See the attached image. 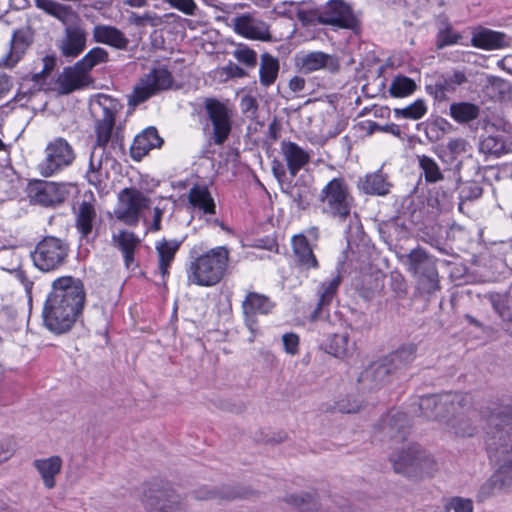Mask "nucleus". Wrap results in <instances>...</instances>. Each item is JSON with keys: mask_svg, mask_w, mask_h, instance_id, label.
I'll return each instance as SVG.
<instances>
[{"mask_svg": "<svg viewBox=\"0 0 512 512\" xmlns=\"http://www.w3.org/2000/svg\"><path fill=\"white\" fill-rule=\"evenodd\" d=\"M142 502L147 512H174L179 508L180 497L171 488L152 484L144 491Z\"/></svg>", "mask_w": 512, "mask_h": 512, "instance_id": "nucleus-14", "label": "nucleus"}, {"mask_svg": "<svg viewBox=\"0 0 512 512\" xmlns=\"http://www.w3.org/2000/svg\"><path fill=\"white\" fill-rule=\"evenodd\" d=\"M92 83V78L80 67L74 66L65 68L57 79L58 91L60 94H70L73 91L82 89Z\"/></svg>", "mask_w": 512, "mask_h": 512, "instance_id": "nucleus-24", "label": "nucleus"}, {"mask_svg": "<svg viewBox=\"0 0 512 512\" xmlns=\"http://www.w3.org/2000/svg\"><path fill=\"white\" fill-rule=\"evenodd\" d=\"M181 244L182 241L180 240H167L165 238L156 243L155 249L158 255V269L163 279L169 275V268Z\"/></svg>", "mask_w": 512, "mask_h": 512, "instance_id": "nucleus-31", "label": "nucleus"}, {"mask_svg": "<svg viewBox=\"0 0 512 512\" xmlns=\"http://www.w3.org/2000/svg\"><path fill=\"white\" fill-rule=\"evenodd\" d=\"M33 466L40 474L44 486L47 489L54 488L56 485L55 476L61 471L62 459L59 456L36 459L33 462Z\"/></svg>", "mask_w": 512, "mask_h": 512, "instance_id": "nucleus-34", "label": "nucleus"}, {"mask_svg": "<svg viewBox=\"0 0 512 512\" xmlns=\"http://www.w3.org/2000/svg\"><path fill=\"white\" fill-rule=\"evenodd\" d=\"M417 346L409 343L404 344L397 350L386 355V363L391 367L394 373L407 368L416 358Z\"/></svg>", "mask_w": 512, "mask_h": 512, "instance_id": "nucleus-36", "label": "nucleus"}, {"mask_svg": "<svg viewBox=\"0 0 512 512\" xmlns=\"http://www.w3.org/2000/svg\"><path fill=\"white\" fill-rule=\"evenodd\" d=\"M359 187L366 194L383 196L389 193L391 185L381 172H375L366 175Z\"/></svg>", "mask_w": 512, "mask_h": 512, "instance_id": "nucleus-41", "label": "nucleus"}, {"mask_svg": "<svg viewBox=\"0 0 512 512\" xmlns=\"http://www.w3.org/2000/svg\"><path fill=\"white\" fill-rule=\"evenodd\" d=\"M468 81L465 71L454 69L440 75L434 85L427 86L430 94L439 100L446 98L447 93L455 92L457 87Z\"/></svg>", "mask_w": 512, "mask_h": 512, "instance_id": "nucleus-23", "label": "nucleus"}, {"mask_svg": "<svg viewBox=\"0 0 512 512\" xmlns=\"http://www.w3.org/2000/svg\"><path fill=\"white\" fill-rule=\"evenodd\" d=\"M172 81V75L167 69H153L134 87L133 92L128 96V104L135 107L145 102L156 93L170 88Z\"/></svg>", "mask_w": 512, "mask_h": 512, "instance_id": "nucleus-12", "label": "nucleus"}, {"mask_svg": "<svg viewBox=\"0 0 512 512\" xmlns=\"http://www.w3.org/2000/svg\"><path fill=\"white\" fill-rule=\"evenodd\" d=\"M97 223V213L93 204L87 201L80 203L76 212L75 225L81 238L89 239Z\"/></svg>", "mask_w": 512, "mask_h": 512, "instance_id": "nucleus-33", "label": "nucleus"}, {"mask_svg": "<svg viewBox=\"0 0 512 512\" xmlns=\"http://www.w3.org/2000/svg\"><path fill=\"white\" fill-rule=\"evenodd\" d=\"M237 34L251 40L271 41L269 25L253 14H242L234 19Z\"/></svg>", "mask_w": 512, "mask_h": 512, "instance_id": "nucleus-18", "label": "nucleus"}, {"mask_svg": "<svg viewBox=\"0 0 512 512\" xmlns=\"http://www.w3.org/2000/svg\"><path fill=\"white\" fill-rule=\"evenodd\" d=\"M324 349L327 353L335 357L346 358L353 354L355 343L350 341L347 333H335L327 339Z\"/></svg>", "mask_w": 512, "mask_h": 512, "instance_id": "nucleus-39", "label": "nucleus"}, {"mask_svg": "<svg viewBox=\"0 0 512 512\" xmlns=\"http://www.w3.org/2000/svg\"><path fill=\"white\" fill-rule=\"evenodd\" d=\"M229 263V251L224 246L210 249L193 257L186 267L188 284L210 287L218 284L225 275Z\"/></svg>", "mask_w": 512, "mask_h": 512, "instance_id": "nucleus-4", "label": "nucleus"}, {"mask_svg": "<svg viewBox=\"0 0 512 512\" xmlns=\"http://www.w3.org/2000/svg\"><path fill=\"white\" fill-rule=\"evenodd\" d=\"M162 143L163 140L159 136L157 129L149 127L134 138L131 145V156L139 160L148 154L151 149L160 147Z\"/></svg>", "mask_w": 512, "mask_h": 512, "instance_id": "nucleus-30", "label": "nucleus"}, {"mask_svg": "<svg viewBox=\"0 0 512 512\" xmlns=\"http://www.w3.org/2000/svg\"><path fill=\"white\" fill-rule=\"evenodd\" d=\"M87 32L79 25H70L65 28L64 36L58 48L63 56L75 58L86 48Z\"/></svg>", "mask_w": 512, "mask_h": 512, "instance_id": "nucleus-22", "label": "nucleus"}, {"mask_svg": "<svg viewBox=\"0 0 512 512\" xmlns=\"http://www.w3.org/2000/svg\"><path fill=\"white\" fill-rule=\"evenodd\" d=\"M223 72L231 78H242L246 76V72L243 68L233 62H229L225 67L222 68Z\"/></svg>", "mask_w": 512, "mask_h": 512, "instance_id": "nucleus-62", "label": "nucleus"}, {"mask_svg": "<svg viewBox=\"0 0 512 512\" xmlns=\"http://www.w3.org/2000/svg\"><path fill=\"white\" fill-rule=\"evenodd\" d=\"M35 6L46 14L65 23L71 15V7L55 0H33Z\"/></svg>", "mask_w": 512, "mask_h": 512, "instance_id": "nucleus-43", "label": "nucleus"}, {"mask_svg": "<svg viewBox=\"0 0 512 512\" xmlns=\"http://www.w3.org/2000/svg\"><path fill=\"white\" fill-rule=\"evenodd\" d=\"M449 111L456 122L467 123L478 118L480 108L470 102H456L450 105Z\"/></svg>", "mask_w": 512, "mask_h": 512, "instance_id": "nucleus-42", "label": "nucleus"}, {"mask_svg": "<svg viewBox=\"0 0 512 512\" xmlns=\"http://www.w3.org/2000/svg\"><path fill=\"white\" fill-rule=\"evenodd\" d=\"M489 415L484 414L490 424L499 425L498 420L504 424L512 423V398L505 399L499 405L489 408Z\"/></svg>", "mask_w": 512, "mask_h": 512, "instance_id": "nucleus-45", "label": "nucleus"}, {"mask_svg": "<svg viewBox=\"0 0 512 512\" xmlns=\"http://www.w3.org/2000/svg\"><path fill=\"white\" fill-rule=\"evenodd\" d=\"M470 400V396L462 392H447L437 395L421 396L417 401L418 415L426 419L441 421L443 412L442 410H438V407L445 408L451 406L453 411H456V406L466 407L470 405Z\"/></svg>", "mask_w": 512, "mask_h": 512, "instance_id": "nucleus-10", "label": "nucleus"}, {"mask_svg": "<svg viewBox=\"0 0 512 512\" xmlns=\"http://www.w3.org/2000/svg\"><path fill=\"white\" fill-rule=\"evenodd\" d=\"M113 241L122 251L126 267L130 268L134 263V253L140 244V239L133 232L121 230L113 235Z\"/></svg>", "mask_w": 512, "mask_h": 512, "instance_id": "nucleus-37", "label": "nucleus"}, {"mask_svg": "<svg viewBox=\"0 0 512 512\" xmlns=\"http://www.w3.org/2000/svg\"><path fill=\"white\" fill-rule=\"evenodd\" d=\"M86 292L81 279L61 276L51 284L42 309L44 327L56 335L69 332L81 316Z\"/></svg>", "mask_w": 512, "mask_h": 512, "instance_id": "nucleus-1", "label": "nucleus"}, {"mask_svg": "<svg viewBox=\"0 0 512 512\" xmlns=\"http://www.w3.org/2000/svg\"><path fill=\"white\" fill-rule=\"evenodd\" d=\"M466 406L463 410L453 415L447 421L448 430L457 437H471L477 431V426L474 424V420L477 417L475 410H469Z\"/></svg>", "mask_w": 512, "mask_h": 512, "instance_id": "nucleus-26", "label": "nucleus"}, {"mask_svg": "<svg viewBox=\"0 0 512 512\" xmlns=\"http://www.w3.org/2000/svg\"><path fill=\"white\" fill-rule=\"evenodd\" d=\"M204 109L212 124V141L215 145H222L232 131L233 110L216 98H205Z\"/></svg>", "mask_w": 512, "mask_h": 512, "instance_id": "nucleus-11", "label": "nucleus"}, {"mask_svg": "<svg viewBox=\"0 0 512 512\" xmlns=\"http://www.w3.org/2000/svg\"><path fill=\"white\" fill-rule=\"evenodd\" d=\"M395 374L386 363L385 358L371 363L358 377V382L369 389L378 388L389 382L390 376Z\"/></svg>", "mask_w": 512, "mask_h": 512, "instance_id": "nucleus-25", "label": "nucleus"}, {"mask_svg": "<svg viewBox=\"0 0 512 512\" xmlns=\"http://www.w3.org/2000/svg\"><path fill=\"white\" fill-rule=\"evenodd\" d=\"M490 303L499 317L504 321H511V313L507 306V299L501 294H491L489 296Z\"/></svg>", "mask_w": 512, "mask_h": 512, "instance_id": "nucleus-54", "label": "nucleus"}, {"mask_svg": "<svg viewBox=\"0 0 512 512\" xmlns=\"http://www.w3.org/2000/svg\"><path fill=\"white\" fill-rule=\"evenodd\" d=\"M92 35L94 42L105 44L118 50L127 49L129 44L125 34L117 27L111 25H95Z\"/></svg>", "mask_w": 512, "mask_h": 512, "instance_id": "nucleus-28", "label": "nucleus"}, {"mask_svg": "<svg viewBox=\"0 0 512 512\" xmlns=\"http://www.w3.org/2000/svg\"><path fill=\"white\" fill-rule=\"evenodd\" d=\"M288 502L302 510H313L317 507V499L314 494L309 492H301L291 495Z\"/></svg>", "mask_w": 512, "mask_h": 512, "instance_id": "nucleus-53", "label": "nucleus"}, {"mask_svg": "<svg viewBox=\"0 0 512 512\" xmlns=\"http://www.w3.org/2000/svg\"><path fill=\"white\" fill-rule=\"evenodd\" d=\"M479 150L484 154L500 156L506 152L505 141L501 135L482 136Z\"/></svg>", "mask_w": 512, "mask_h": 512, "instance_id": "nucleus-49", "label": "nucleus"}, {"mask_svg": "<svg viewBox=\"0 0 512 512\" xmlns=\"http://www.w3.org/2000/svg\"><path fill=\"white\" fill-rule=\"evenodd\" d=\"M318 200L324 214L344 221L350 215L353 197L343 177H335L321 189Z\"/></svg>", "mask_w": 512, "mask_h": 512, "instance_id": "nucleus-7", "label": "nucleus"}, {"mask_svg": "<svg viewBox=\"0 0 512 512\" xmlns=\"http://www.w3.org/2000/svg\"><path fill=\"white\" fill-rule=\"evenodd\" d=\"M274 303L264 294L257 292L247 293L242 302V311L247 327L253 331L257 314H268L272 311Z\"/></svg>", "mask_w": 512, "mask_h": 512, "instance_id": "nucleus-20", "label": "nucleus"}, {"mask_svg": "<svg viewBox=\"0 0 512 512\" xmlns=\"http://www.w3.org/2000/svg\"><path fill=\"white\" fill-rule=\"evenodd\" d=\"M406 270L415 278L421 294L431 295L440 289L437 258L418 246L401 257Z\"/></svg>", "mask_w": 512, "mask_h": 512, "instance_id": "nucleus-5", "label": "nucleus"}, {"mask_svg": "<svg viewBox=\"0 0 512 512\" xmlns=\"http://www.w3.org/2000/svg\"><path fill=\"white\" fill-rule=\"evenodd\" d=\"M166 2L187 15H193L196 9L194 0H166Z\"/></svg>", "mask_w": 512, "mask_h": 512, "instance_id": "nucleus-59", "label": "nucleus"}, {"mask_svg": "<svg viewBox=\"0 0 512 512\" xmlns=\"http://www.w3.org/2000/svg\"><path fill=\"white\" fill-rule=\"evenodd\" d=\"M295 203L300 207L307 202L306 190H301L297 187H292L289 191H286Z\"/></svg>", "mask_w": 512, "mask_h": 512, "instance_id": "nucleus-63", "label": "nucleus"}, {"mask_svg": "<svg viewBox=\"0 0 512 512\" xmlns=\"http://www.w3.org/2000/svg\"><path fill=\"white\" fill-rule=\"evenodd\" d=\"M70 252L69 243L55 236H45L30 252L33 265L44 273L55 272L64 266Z\"/></svg>", "mask_w": 512, "mask_h": 512, "instance_id": "nucleus-8", "label": "nucleus"}, {"mask_svg": "<svg viewBox=\"0 0 512 512\" xmlns=\"http://www.w3.org/2000/svg\"><path fill=\"white\" fill-rule=\"evenodd\" d=\"M410 421L406 413L401 411H390L379 424V431L383 439L402 443L409 433Z\"/></svg>", "mask_w": 512, "mask_h": 512, "instance_id": "nucleus-19", "label": "nucleus"}, {"mask_svg": "<svg viewBox=\"0 0 512 512\" xmlns=\"http://www.w3.org/2000/svg\"><path fill=\"white\" fill-rule=\"evenodd\" d=\"M427 112V106L423 99H417L410 105L404 108H395L393 110L394 116L396 118L410 119V120H419L421 119Z\"/></svg>", "mask_w": 512, "mask_h": 512, "instance_id": "nucleus-50", "label": "nucleus"}, {"mask_svg": "<svg viewBox=\"0 0 512 512\" xmlns=\"http://www.w3.org/2000/svg\"><path fill=\"white\" fill-rule=\"evenodd\" d=\"M486 445L490 460L498 468L481 485L477 495L479 501H485L499 491H512V436L503 429H496L488 433Z\"/></svg>", "mask_w": 512, "mask_h": 512, "instance_id": "nucleus-3", "label": "nucleus"}, {"mask_svg": "<svg viewBox=\"0 0 512 512\" xmlns=\"http://www.w3.org/2000/svg\"><path fill=\"white\" fill-rule=\"evenodd\" d=\"M511 39L505 33L485 27L472 31L471 45L483 50H499L510 46Z\"/></svg>", "mask_w": 512, "mask_h": 512, "instance_id": "nucleus-21", "label": "nucleus"}, {"mask_svg": "<svg viewBox=\"0 0 512 512\" xmlns=\"http://www.w3.org/2000/svg\"><path fill=\"white\" fill-rule=\"evenodd\" d=\"M482 188L476 182H468L464 183L459 187V209L462 208V205L466 201H473L482 196Z\"/></svg>", "mask_w": 512, "mask_h": 512, "instance_id": "nucleus-51", "label": "nucleus"}, {"mask_svg": "<svg viewBox=\"0 0 512 512\" xmlns=\"http://www.w3.org/2000/svg\"><path fill=\"white\" fill-rule=\"evenodd\" d=\"M122 108L120 102L106 94H97L89 103L90 113L94 119L96 142L90 155L86 178L91 185L98 186L103 179L102 161L105 148L112 138L115 116Z\"/></svg>", "mask_w": 512, "mask_h": 512, "instance_id": "nucleus-2", "label": "nucleus"}, {"mask_svg": "<svg viewBox=\"0 0 512 512\" xmlns=\"http://www.w3.org/2000/svg\"><path fill=\"white\" fill-rule=\"evenodd\" d=\"M284 350L290 355H296L299 351V337L295 333H285L282 336Z\"/></svg>", "mask_w": 512, "mask_h": 512, "instance_id": "nucleus-58", "label": "nucleus"}, {"mask_svg": "<svg viewBox=\"0 0 512 512\" xmlns=\"http://www.w3.org/2000/svg\"><path fill=\"white\" fill-rule=\"evenodd\" d=\"M341 281H342L341 275L337 274L329 281H324L321 283L319 290H318L319 299H318L316 308L314 309V311L311 314L312 321L318 320L321 317L325 308L328 307L332 303V301L338 291Z\"/></svg>", "mask_w": 512, "mask_h": 512, "instance_id": "nucleus-32", "label": "nucleus"}, {"mask_svg": "<svg viewBox=\"0 0 512 512\" xmlns=\"http://www.w3.org/2000/svg\"><path fill=\"white\" fill-rule=\"evenodd\" d=\"M291 244L299 267L304 270L319 268V262L306 236L303 234L294 235L292 237Z\"/></svg>", "mask_w": 512, "mask_h": 512, "instance_id": "nucleus-29", "label": "nucleus"}, {"mask_svg": "<svg viewBox=\"0 0 512 512\" xmlns=\"http://www.w3.org/2000/svg\"><path fill=\"white\" fill-rule=\"evenodd\" d=\"M446 512H473V501L470 498L454 496L446 500L444 504Z\"/></svg>", "mask_w": 512, "mask_h": 512, "instance_id": "nucleus-52", "label": "nucleus"}, {"mask_svg": "<svg viewBox=\"0 0 512 512\" xmlns=\"http://www.w3.org/2000/svg\"><path fill=\"white\" fill-rule=\"evenodd\" d=\"M75 152L68 141L58 137L48 143L45 149V158L39 163V173L44 177H51L72 165Z\"/></svg>", "mask_w": 512, "mask_h": 512, "instance_id": "nucleus-9", "label": "nucleus"}, {"mask_svg": "<svg viewBox=\"0 0 512 512\" xmlns=\"http://www.w3.org/2000/svg\"><path fill=\"white\" fill-rule=\"evenodd\" d=\"M233 55L239 62L248 67H254L257 63V53L247 46H238Z\"/></svg>", "mask_w": 512, "mask_h": 512, "instance_id": "nucleus-56", "label": "nucleus"}, {"mask_svg": "<svg viewBox=\"0 0 512 512\" xmlns=\"http://www.w3.org/2000/svg\"><path fill=\"white\" fill-rule=\"evenodd\" d=\"M337 408L342 413H356L360 410V405L357 402L350 403L347 402H340L337 405Z\"/></svg>", "mask_w": 512, "mask_h": 512, "instance_id": "nucleus-64", "label": "nucleus"}, {"mask_svg": "<svg viewBox=\"0 0 512 512\" xmlns=\"http://www.w3.org/2000/svg\"><path fill=\"white\" fill-rule=\"evenodd\" d=\"M460 38V34L454 32L450 27H446L438 32L436 46L438 49H442L458 43Z\"/></svg>", "mask_w": 512, "mask_h": 512, "instance_id": "nucleus-57", "label": "nucleus"}, {"mask_svg": "<svg viewBox=\"0 0 512 512\" xmlns=\"http://www.w3.org/2000/svg\"><path fill=\"white\" fill-rule=\"evenodd\" d=\"M54 66L55 58L51 56H46L43 59V69L40 72L35 73L33 75V80L35 82H39L41 79L45 78L54 69Z\"/></svg>", "mask_w": 512, "mask_h": 512, "instance_id": "nucleus-60", "label": "nucleus"}, {"mask_svg": "<svg viewBox=\"0 0 512 512\" xmlns=\"http://www.w3.org/2000/svg\"><path fill=\"white\" fill-rule=\"evenodd\" d=\"M119 204L115 211L118 220L127 225H136L141 213L151 204L150 198L136 188H124L119 193Z\"/></svg>", "mask_w": 512, "mask_h": 512, "instance_id": "nucleus-13", "label": "nucleus"}, {"mask_svg": "<svg viewBox=\"0 0 512 512\" xmlns=\"http://www.w3.org/2000/svg\"><path fill=\"white\" fill-rule=\"evenodd\" d=\"M240 107L243 113L251 112L252 114H255L258 109V103L253 96L246 95L241 99Z\"/></svg>", "mask_w": 512, "mask_h": 512, "instance_id": "nucleus-61", "label": "nucleus"}, {"mask_svg": "<svg viewBox=\"0 0 512 512\" xmlns=\"http://www.w3.org/2000/svg\"><path fill=\"white\" fill-rule=\"evenodd\" d=\"M418 163L426 182L436 183L443 180L444 175L438 163L432 157L426 155L418 156Z\"/></svg>", "mask_w": 512, "mask_h": 512, "instance_id": "nucleus-48", "label": "nucleus"}, {"mask_svg": "<svg viewBox=\"0 0 512 512\" xmlns=\"http://www.w3.org/2000/svg\"><path fill=\"white\" fill-rule=\"evenodd\" d=\"M469 148V143L465 138H450L446 145L440 149L438 155L444 163L459 168L461 165L459 158L466 154Z\"/></svg>", "mask_w": 512, "mask_h": 512, "instance_id": "nucleus-35", "label": "nucleus"}, {"mask_svg": "<svg viewBox=\"0 0 512 512\" xmlns=\"http://www.w3.org/2000/svg\"><path fill=\"white\" fill-rule=\"evenodd\" d=\"M29 195L31 202L43 207H56L63 203L69 195V191L65 184L38 181L30 187Z\"/></svg>", "mask_w": 512, "mask_h": 512, "instance_id": "nucleus-16", "label": "nucleus"}, {"mask_svg": "<svg viewBox=\"0 0 512 512\" xmlns=\"http://www.w3.org/2000/svg\"><path fill=\"white\" fill-rule=\"evenodd\" d=\"M319 22L342 29H355L357 19L351 7L342 0L330 1L319 15Z\"/></svg>", "mask_w": 512, "mask_h": 512, "instance_id": "nucleus-17", "label": "nucleus"}, {"mask_svg": "<svg viewBox=\"0 0 512 512\" xmlns=\"http://www.w3.org/2000/svg\"><path fill=\"white\" fill-rule=\"evenodd\" d=\"M189 203L204 214H215L214 200L205 185H194L188 193Z\"/></svg>", "mask_w": 512, "mask_h": 512, "instance_id": "nucleus-38", "label": "nucleus"}, {"mask_svg": "<svg viewBox=\"0 0 512 512\" xmlns=\"http://www.w3.org/2000/svg\"><path fill=\"white\" fill-rule=\"evenodd\" d=\"M129 22L138 27H143L146 23L156 27L162 23V19L157 14L151 12H146L143 15L132 12L129 16Z\"/></svg>", "mask_w": 512, "mask_h": 512, "instance_id": "nucleus-55", "label": "nucleus"}, {"mask_svg": "<svg viewBox=\"0 0 512 512\" xmlns=\"http://www.w3.org/2000/svg\"><path fill=\"white\" fill-rule=\"evenodd\" d=\"M295 63L304 74L320 70L335 74L340 70L339 58L334 54H328L323 51L301 53L296 56Z\"/></svg>", "mask_w": 512, "mask_h": 512, "instance_id": "nucleus-15", "label": "nucleus"}, {"mask_svg": "<svg viewBox=\"0 0 512 512\" xmlns=\"http://www.w3.org/2000/svg\"><path fill=\"white\" fill-rule=\"evenodd\" d=\"M393 469L410 478L432 476L437 465L434 458L416 444H409L389 456Z\"/></svg>", "mask_w": 512, "mask_h": 512, "instance_id": "nucleus-6", "label": "nucleus"}, {"mask_svg": "<svg viewBox=\"0 0 512 512\" xmlns=\"http://www.w3.org/2000/svg\"><path fill=\"white\" fill-rule=\"evenodd\" d=\"M417 89L416 82L404 75H397L393 78L389 93L394 98H403L413 94Z\"/></svg>", "mask_w": 512, "mask_h": 512, "instance_id": "nucleus-47", "label": "nucleus"}, {"mask_svg": "<svg viewBox=\"0 0 512 512\" xmlns=\"http://www.w3.org/2000/svg\"><path fill=\"white\" fill-rule=\"evenodd\" d=\"M27 46L28 41L25 34L21 31L14 32L11 39L10 52L4 60V65L9 68L13 67L24 54Z\"/></svg>", "mask_w": 512, "mask_h": 512, "instance_id": "nucleus-46", "label": "nucleus"}, {"mask_svg": "<svg viewBox=\"0 0 512 512\" xmlns=\"http://www.w3.org/2000/svg\"><path fill=\"white\" fill-rule=\"evenodd\" d=\"M109 61V53L102 47H94L89 50L79 61L76 62L89 75V72L99 64Z\"/></svg>", "mask_w": 512, "mask_h": 512, "instance_id": "nucleus-44", "label": "nucleus"}, {"mask_svg": "<svg viewBox=\"0 0 512 512\" xmlns=\"http://www.w3.org/2000/svg\"><path fill=\"white\" fill-rule=\"evenodd\" d=\"M280 64L277 57L269 53L260 56L259 81L264 87H270L275 83L279 74Z\"/></svg>", "mask_w": 512, "mask_h": 512, "instance_id": "nucleus-40", "label": "nucleus"}, {"mask_svg": "<svg viewBox=\"0 0 512 512\" xmlns=\"http://www.w3.org/2000/svg\"><path fill=\"white\" fill-rule=\"evenodd\" d=\"M280 150L292 177H295L310 160L309 153L294 142L282 141Z\"/></svg>", "mask_w": 512, "mask_h": 512, "instance_id": "nucleus-27", "label": "nucleus"}]
</instances>
